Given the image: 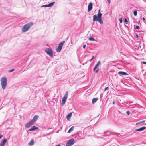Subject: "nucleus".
<instances>
[{"label": "nucleus", "mask_w": 146, "mask_h": 146, "mask_svg": "<svg viewBox=\"0 0 146 146\" xmlns=\"http://www.w3.org/2000/svg\"><path fill=\"white\" fill-rule=\"evenodd\" d=\"M102 14L100 12V9L98 10V15L97 16L96 15H94L93 16V21H98L101 24H102L103 23V21L102 19Z\"/></svg>", "instance_id": "nucleus-1"}, {"label": "nucleus", "mask_w": 146, "mask_h": 146, "mask_svg": "<svg viewBox=\"0 0 146 146\" xmlns=\"http://www.w3.org/2000/svg\"><path fill=\"white\" fill-rule=\"evenodd\" d=\"M33 25V23L32 22H30L25 25L22 28V31L23 32H25L27 31Z\"/></svg>", "instance_id": "nucleus-2"}, {"label": "nucleus", "mask_w": 146, "mask_h": 146, "mask_svg": "<svg viewBox=\"0 0 146 146\" xmlns=\"http://www.w3.org/2000/svg\"><path fill=\"white\" fill-rule=\"evenodd\" d=\"M7 78L5 77H3L1 79V85L2 86V88L3 89H5L7 85Z\"/></svg>", "instance_id": "nucleus-3"}, {"label": "nucleus", "mask_w": 146, "mask_h": 146, "mask_svg": "<svg viewBox=\"0 0 146 146\" xmlns=\"http://www.w3.org/2000/svg\"><path fill=\"white\" fill-rule=\"evenodd\" d=\"M65 41H64L61 42L59 43L58 47L56 49V51L57 52H60L63 46V45L65 43Z\"/></svg>", "instance_id": "nucleus-4"}, {"label": "nucleus", "mask_w": 146, "mask_h": 146, "mask_svg": "<svg viewBox=\"0 0 146 146\" xmlns=\"http://www.w3.org/2000/svg\"><path fill=\"white\" fill-rule=\"evenodd\" d=\"M45 52L50 56L52 58L53 57V51L51 49L48 48H46L45 50Z\"/></svg>", "instance_id": "nucleus-5"}, {"label": "nucleus", "mask_w": 146, "mask_h": 146, "mask_svg": "<svg viewBox=\"0 0 146 146\" xmlns=\"http://www.w3.org/2000/svg\"><path fill=\"white\" fill-rule=\"evenodd\" d=\"M68 91H67L65 93V94L62 98V105H64L65 103L66 100L68 96Z\"/></svg>", "instance_id": "nucleus-6"}, {"label": "nucleus", "mask_w": 146, "mask_h": 146, "mask_svg": "<svg viewBox=\"0 0 146 146\" xmlns=\"http://www.w3.org/2000/svg\"><path fill=\"white\" fill-rule=\"evenodd\" d=\"M74 143V140L73 139H71L68 141L66 143V146H71Z\"/></svg>", "instance_id": "nucleus-7"}, {"label": "nucleus", "mask_w": 146, "mask_h": 146, "mask_svg": "<svg viewBox=\"0 0 146 146\" xmlns=\"http://www.w3.org/2000/svg\"><path fill=\"white\" fill-rule=\"evenodd\" d=\"M34 124V123H33V121H31L30 122L27 123L26 124H25V126L27 128H29Z\"/></svg>", "instance_id": "nucleus-8"}, {"label": "nucleus", "mask_w": 146, "mask_h": 146, "mask_svg": "<svg viewBox=\"0 0 146 146\" xmlns=\"http://www.w3.org/2000/svg\"><path fill=\"white\" fill-rule=\"evenodd\" d=\"M92 9V4L91 3H90L88 6V11L90 12Z\"/></svg>", "instance_id": "nucleus-9"}, {"label": "nucleus", "mask_w": 146, "mask_h": 146, "mask_svg": "<svg viewBox=\"0 0 146 146\" xmlns=\"http://www.w3.org/2000/svg\"><path fill=\"white\" fill-rule=\"evenodd\" d=\"M7 142V139L4 138L3 141L0 143V146H4Z\"/></svg>", "instance_id": "nucleus-10"}, {"label": "nucleus", "mask_w": 146, "mask_h": 146, "mask_svg": "<svg viewBox=\"0 0 146 146\" xmlns=\"http://www.w3.org/2000/svg\"><path fill=\"white\" fill-rule=\"evenodd\" d=\"M38 129V127L35 126H33L31 128L29 129V131H35Z\"/></svg>", "instance_id": "nucleus-11"}, {"label": "nucleus", "mask_w": 146, "mask_h": 146, "mask_svg": "<svg viewBox=\"0 0 146 146\" xmlns=\"http://www.w3.org/2000/svg\"><path fill=\"white\" fill-rule=\"evenodd\" d=\"M146 129L145 127H143L139 129H137L135 130V131H142Z\"/></svg>", "instance_id": "nucleus-12"}, {"label": "nucleus", "mask_w": 146, "mask_h": 146, "mask_svg": "<svg viewBox=\"0 0 146 146\" xmlns=\"http://www.w3.org/2000/svg\"><path fill=\"white\" fill-rule=\"evenodd\" d=\"M38 116L37 115H35L34 117L32 120H31V121H33V123H34V122L36 121V120L38 119Z\"/></svg>", "instance_id": "nucleus-13"}, {"label": "nucleus", "mask_w": 146, "mask_h": 146, "mask_svg": "<svg viewBox=\"0 0 146 146\" xmlns=\"http://www.w3.org/2000/svg\"><path fill=\"white\" fill-rule=\"evenodd\" d=\"M55 3V2H51L48 5H46L43 6V7H50L52 6Z\"/></svg>", "instance_id": "nucleus-14"}, {"label": "nucleus", "mask_w": 146, "mask_h": 146, "mask_svg": "<svg viewBox=\"0 0 146 146\" xmlns=\"http://www.w3.org/2000/svg\"><path fill=\"white\" fill-rule=\"evenodd\" d=\"M98 98H94L92 100V103L93 104H94L96 102V101L98 100Z\"/></svg>", "instance_id": "nucleus-15"}, {"label": "nucleus", "mask_w": 146, "mask_h": 146, "mask_svg": "<svg viewBox=\"0 0 146 146\" xmlns=\"http://www.w3.org/2000/svg\"><path fill=\"white\" fill-rule=\"evenodd\" d=\"M34 144V141L33 139L28 143L29 145L30 146L33 145Z\"/></svg>", "instance_id": "nucleus-16"}, {"label": "nucleus", "mask_w": 146, "mask_h": 146, "mask_svg": "<svg viewBox=\"0 0 146 146\" xmlns=\"http://www.w3.org/2000/svg\"><path fill=\"white\" fill-rule=\"evenodd\" d=\"M118 74H122V75H128V74L125 72H122V71H120L119 72H118Z\"/></svg>", "instance_id": "nucleus-17"}, {"label": "nucleus", "mask_w": 146, "mask_h": 146, "mask_svg": "<svg viewBox=\"0 0 146 146\" xmlns=\"http://www.w3.org/2000/svg\"><path fill=\"white\" fill-rule=\"evenodd\" d=\"M72 116V113L71 112L67 116V119L68 120L69 119H70Z\"/></svg>", "instance_id": "nucleus-18"}, {"label": "nucleus", "mask_w": 146, "mask_h": 146, "mask_svg": "<svg viewBox=\"0 0 146 146\" xmlns=\"http://www.w3.org/2000/svg\"><path fill=\"white\" fill-rule=\"evenodd\" d=\"M74 126H72L69 130L68 131V133H70L74 129Z\"/></svg>", "instance_id": "nucleus-19"}, {"label": "nucleus", "mask_w": 146, "mask_h": 146, "mask_svg": "<svg viewBox=\"0 0 146 146\" xmlns=\"http://www.w3.org/2000/svg\"><path fill=\"white\" fill-rule=\"evenodd\" d=\"M101 63V62L100 61H98L97 64H96V66H95V67L97 68L99 66V65Z\"/></svg>", "instance_id": "nucleus-20"}, {"label": "nucleus", "mask_w": 146, "mask_h": 146, "mask_svg": "<svg viewBox=\"0 0 146 146\" xmlns=\"http://www.w3.org/2000/svg\"><path fill=\"white\" fill-rule=\"evenodd\" d=\"M88 39L90 40L91 41H96V40H95V39L94 38H91V37H89V38Z\"/></svg>", "instance_id": "nucleus-21"}, {"label": "nucleus", "mask_w": 146, "mask_h": 146, "mask_svg": "<svg viewBox=\"0 0 146 146\" xmlns=\"http://www.w3.org/2000/svg\"><path fill=\"white\" fill-rule=\"evenodd\" d=\"M134 15L135 16H136L137 15V12L136 11H135L133 12Z\"/></svg>", "instance_id": "nucleus-22"}, {"label": "nucleus", "mask_w": 146, "mask_h": 146, "mask_svg": "<svg viewBox=\"0 0 146 146\" xmlns=\"http://www.w3.org/2000/svg\"><path fill=\"white\" fill-rule=\"evenodd\" d=\"M125 22L126 24H127L128 23V21L126 19H125Z\"/></svg>", "instance_id": "nucleus-23"}, {"label": "nucleus", "mask_w": 146, "mask_h": 146, "mask_svg": "<svg viewBox=\"0 0 146 146\" xmlns=\"http://www.w3.org/2000/svg\"><path fill=\"white\" fill-rule=\"evenodd\" d=\"M119 20L120 22L121 23H122L123 20H122V18L119 19Z\"/></svg>", "instance_id": "nucleus-24"}, {"label": "nucleus", "mask_w": 146, "mask_h": 146, "mask_svg": "<svg viewBox=\"0 0 146 146\" xmlns=\"http://www.w3.org/2000/svg\"><path fill=\"white\" fill-rule=\"evenodd\" d=\"M135 28L137 29H139V26L138 25H137L135 27Z\"/></svg>", "instance_id": "nucleus-25"}, {"label": "nucleus", "mask_w": 146, "mask_h": 146, "mask_svg": "<svg viewBox=\"0 0 146 146\" xmlns=\"http://www.w3.org/2000/svg\"><path fill=\"white\" fill-rule=\"evenodd\" d=\"M109 89V88L108 87H106L104 89V91H106L107 90H108Z\"/></svg>", "instance_id": "nucleus-26"}, {"label": "nucleus", "mask_w": 146, "mask_h": 146, "mask_svg": "<svg viewBox=\"0 0 146 146\" xmlns=\"http://www.w3.org/2000/svg\"><path fill=\"white\" fill-rule=\"evenodd\" d=\"M14 70V69H12L9 70V72H13V71Z\"/></svg>", "instance_id": "nucleus-27"}, {"label": "nucleus", "mask_w": 146, "mask_h": 146, "mask_svg": "<svg viewBox=\"0 0 146 146\" xmlns=\"http://www.w3.org/2000/svg\"><path fill=\"white\" fill-rule=\"evenodd\" d=\"M126 113L128 115L130 114V112L129 111H127L126 112Z\"/></svg>", "instance_id": "nucleus-28"}, {"label": "nucleus", "mask_w": 146, "mask_h": 146, "mask_svg": "<svg viewBox=\"0 0 146 146\" xmlns=\"http://www.w3.org/2000/svg\"><path fill=\"white\" fill-rule=\"evenodd\" d=\"M141 62L144 64H146V62L142 61Z\"/></svg>", "instance_id": "nucleus-29"}, {"label": "nucleus", "mask_w": 146, "mask_h": 146, "mask_svg": "<svg viewBox=\"0 0 146 146\" xmlns=\"http://www.w3.org/2000/svg\"><path fill=\"white\" fill-rule=\"evenodd\" d=\"M94 56H93L92 57V58L90 60V61L91 62V61L93 60V59L94 58Z\"/></svg>", "instance_id": "nucleus-30"}, {"label": "nucleus", "mask_w": 146, "mask_h": 146, "mask_svg": "<svg viewBox=\"0 0 146 146\" xmlns=\"http://www.w3.org/2000/svg\"><path fill=\"white\" fill-rule=\"evenodd\" d=\"M141 121L139 122H138V123H136V125H138V124H140V123H141Z\"/></svg>", "instance_id": "nucleus-31"}, {"label": "nucleus", "mask_w": 146, "mask_h": 146, "mask_svg": "<svg viewBox=\"0 0 146 146\" xmlns=\"http://www.w3.org/2000/svg\"><path fill=\"white\" fill-rule=\"evenodd\" d=\"M99 70V68H98L96 71V73H97Z\"/></svg>", "instance_id": "nucleus-32"}, {"label": "nucleus", "mask_w": 146, "mask_h": 146, "mask_svg": "<svg viewBox=\"0 0 146 146\" xmlns=\"http://www.w3.org/2000/svg\"><path fill=\"white\" fill-rule=\"evenodd\" d=\"M145 122V120H143V121H141V123H144Z\"/></svg>", "instance_id": "nucleus-33"}, {"label": "nucleus", "mask_w": 146, "mask_h": 146, "mask_svg": "<svg viewBox=\"0 0 146 146\" xmlns=\"http://www.w3.org/2000/svg\"><path fill=\"white\" fill-rule=\"evenodd\" d=\"M97 68L95 66L94 68L93 69V70L94 71Z\"/></svg>", "instance_id": "nucleus-34"}, {"label": "nucleus", "mask_w": 146, "mask_h": 146, "mask_svg": "<svg viewBox=\"0 0 146 146\" xmlns=\"http://www.w3.org/2000/svg\"><path fill=\"white\" fill-rule=\"evenodd\" d=\"M107 0L108 1L109 3H110H110H111L110 0Z\"/></svg>", "instance_id": "nucleus-35"}, {"label": "nucleus", "mask_w": 146, "mask_h": 146, "mask_svg": "<svg viewBox=\"0 0 146 146\" xmlns=\"http://www.w3.org/2000/svg\"><path fill=\"white\" fill-rule=\"evenodd\" d=\"M86 45H83V48H85L86 47Z\"/></svg>", "instance_id": "nucleus-36"}, {"label": "nucleus", "mask_w": 146, "mask_h": 146, "mask_svg": "<svg viewBox=\"0 0 146 146\" xmlns=\"http://www.w3.org/2000/svg\"><path fill=\"white\" fill-rule=\"evenodd\" d=\"M136 36L137 38H138L139 37V36L137 34H136Z\"/></svg>", "instance_id": "nucleus-37"}, {"label": "nucleus", "mask_w": 146, "mask_h": 146, "mask_svg": "<svg viewBox=\"0 0 146 146\" xmlns=\"http://www.w3.org/2000/svg\"><path fill=\"white\" fill-rule=\"evenodd\" d=\"M3 137V135H0V139L2 138Z\"/></svg>", "instance_id": "nucleus-38"}, {"label": "nucleus", "mask_w": 146, "mask_h": 146, "mask_svg": "<svg viewBox=\"0 0 146 146\" xmlns=\"http://www.w3.org/2000/svg\"><path fill=\"white\" fill-rule=\"evenodd\" d=\"M143 20H145V18H144L143 17Z\"/></svg>", "instance_id": "nucleus-39"}, {"label": "nucleus", "mask_w": 146, "mask_h": 146, "mask_svg": "<svg viewBox=\"0 0 146 146\" xmlns=\"http://www.w3.org/2000/svg\"><path fill=\"white\" fill-rule=\"evenodd\" d=\"M56 146H60V144H58V145H57Z\"/></svg>", "instance_id": "nucleus-40"}, {"label": "nucleus", "mask_w": 146, "mask_h": 146, "mask_svg": "<svg viewBox=\"0 0 146 146\" xmlns=\"http://www.w3.org/2000/svg\"><path fill=\"white\" fill-rule=\"evenodd\" d=\"M113 104H115V102H114V101L113 102Z\"/></svg>", "instance_id": "nucleus-41"}]
</instances>
